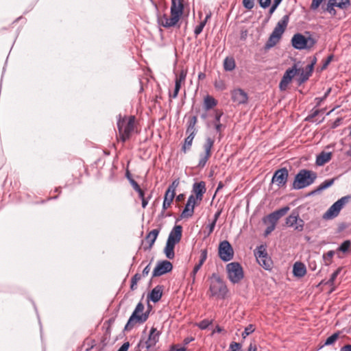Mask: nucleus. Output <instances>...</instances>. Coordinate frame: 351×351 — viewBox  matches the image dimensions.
<instances>
[{
	"label": "nucleus",
	"mask_w": 351,
	"mask_h": 351,
	"mask_svg": "<svg viewBox=\"0 0 351 351\" xmlns=\"http://www.w3.org/2000/svg\"><path fill=\"white\" fill-rule=\"evenodd\" d=\"M135 117H122L121 114L118 117L117 128L119 134V138L122 142L128 140L134 129Z\"/></svg>",
	"instance_id": "f257e3e1"
},
{
	"label": "nucleus",
	"mask_w": 351,
	"mask_h": 351,
	"mask_svg": "<svg viewBox=\"0 0 351 351\" xmlns=\"http://www.w3.org/2000/svg\"><path fill=\"white\" fill-rule=\"evenodd\" d=\"M317 173L308 169H300L295 175L292 188L300 190L312 184L317 178Z\"/></svg>",
	"instance_id": "f03ea898"
},
{
	"label": "nucleus",
	"mask_w": 351,
	"mask_h": 351,
	"mask_svg": "<svg viewBox=\"0 0 351 351\" xmlns=\"http://www.w3.org/2000/svg\"><path fill=\"white\" fill-rule=\"evenodd\" d=\"M210 285L209 291L210 296L224 299L228 292L225 282L217 273H213L210 277Z\"/></svg>",
	"instance_id": "7ed1b4c3"
},
{
	"label": "nucleus",
	"mask_w": 351,
	"mask_h": 351,
	"mask_svg": "<svg viewBox=\"0 0 351 351\" xmlns=\"http://www.w3.org/2000/svg\"><path fill=\"white\" fill-rule=\"evenodd\" d=\"M289 209V206H284L271 213L263 219V223L265 224H268L264 233L265 237L271 234L275 230L278 219L285 216Z\"/></svg>",
	"instance_id": "20e7f679"
},
{
	"label": "nucleus",
	"mask_w": 351,
	"mask_h": 351,
	"mask_svg": "<svg viewBox=\"0 0 351 351\" xmlns=\"http://www.w3.org/2000/svg\"><path fill=\"white\" fill-rule=\"evenodd\" d=\"M316 42V40L311 36L306 37L300 33L294 34L291 38L292 46L298 50L309 49L315 45Z\"/></svg>",
	"instance_id": "39448f33"
},
{
	"label": "nucleus",
	"mask_w": 351,
	"mask_h": 351,
	"mask_svg": "<svg viewBox=\"0 0 351 351\" xmlns=\"http://www.w3.org/2000/svg\"><path fill=\"white\" fill-rule=\"evenodd\" d=\"M226 270L228 278L233 284L239 283L244 277L243 268L238 262L228 263Z\"/></svg>",
	"instance_id": "423d86ee"
},
{
	"label": "nucleus",
	"mask_w": 351,
	"mask_h": 351,
	"mask_svg": "<svg viewBox=\"0 0 351 351\" xmlns=\"http://www.w3.org/2000/svg\"><path fill=\"white\" fill-rule=\"evenodd\" d=\"M144 308V305L141 302L137 304L134 311L130 315L127 324L125 326L124 330L125 331L132 330L136 323L140 324V321L145 319V316H141V313H143Z\"/></svg>",
	"instance_id": "0eeeda50"
},
{
	"label": "nucleus",
	"mask_w": 351,
	"mask_h": 351,
	"mask_svg": "<svg viewBox=\"0 0 351 351\" xmlns=\"http://www.w3.org/2000/svg\"><path fill=\"white\" fill-rule=\"evenodd\" d=\"M160 335V332L157 330L156 328L152 327L149 331L148 338L146 340L141 339L138 346L142 348H145L147 350H149L155 346L158 342Z\"/></svg>",
	"instance_id": "6e6552de"
},
{
	"label": "nucleus",
	"mask_w": 351,
	"mask_h": 351,
	"mask_svg": "<svg viewBox=\"0 0 351 351\" xmlns=\"http://www.w3.org/2000/svg\"><path fill=\"white\" fill-rule=\"evenodd\" d=\"M218 252L219 258L224 262H228L233 258V248L226 240L220 242Z\"/></svg>",
	"instance_id": "1a4fd4ad"
},
{
	"label": "nucleus",
	"mask_w": 351,
	"mask_h": 351,
	"mask_svg": "<svg viewBox=\"0 0 351 351\" xmlns=\"http://www.w3.org/2000/svg\"><path fill=\"white\" fill-rule=\"evenodd\" d=\"M285 223L288 227L293 228L298 232H302L304 229V221L300 217L299 213L295 210L286 218Z\"/></svg>",
	"instance_id": "9d476101"
},
{
	"label": "nucleus",
	"mask_w": 351,
	"mask_h": 351,
	"mask_svg": "<svg viewBox=\"0 0 351 351\" xmlns=\"http://www.w3.org/2000/svg\"><path fill=\"white\" fill-rule=\"evenodd\" d=\"M289 178V171L286 167L276 170L272 177L271 182L276 184L278 188L286 186Z\"/></svg>",
	"instance_id": "9b49d317"
},
{
	"label": "nucleus",
	"mask_w": 351,
	"mask_h": 351,
	"mask_svg": "<svg viewBox=\"0 0 351 351\" xmlns=\"http://www.w3.org/2000/svg\"><path fill=\"white\" fill-rule=\"evenodd\" d=\"M173 269V265L169 261H162L158 262L152 272V278L160 276L168 272H170Z\"/></svg>",
	"instance_id": "f8f14e48"
},
{
	"label": "nucleus",
	"mask_w": 351,
	"mask_h": 351,
	"mask_svg": "<svg viewBox=\"0 0 351 351\" xmlns=\"http://www.w3.org/2000/svg\"><path fill=\"white\" fill-rule=\"evenodd\" d=\"M231 98L237 105L245 104L248 101V95L241 88H237L231 92Z\"/></svg>",
	"instance_id": "ddd939ff"
},
{
	"label": "nucleus",
	"mask_w": 351,
	"mask_h": 351,
	"mask_svg": "<svg viewBox=\"0 0 351 351\" xmlns=\"http://www.w3.org/2000/svg\"><path fill=\"white\" fill-rule=\"evenodd\" d=\"M206 191V183L204 181L195 182L193 184L192 193L195 194L197 202H200L202 200L204 194Z\"/></svg>",
	"instance_id": "4468645a"
},
{
	"label": "nucleus",
	"mask_w": 351,
	"mask_h": 351,
	"mask_svg": "<svg viewBox=\"0 0 351 351\" xmlns=\"http://www.w3.org/2000/svg\"><path fill=\"white\" fill-rule=\"evenodd\" d=\"M160 232L159 229H154L150 231L145 237V241L148 243L147 245H144V241H142V245H143V249L145 251L150 250L153 245L154 244L158 235Z\"/></svg>",
	"instance_id": "2eb2a0df"
},
{
	"label": "nucleus",
	"mask_w": 351,
	"mask_h": 351,
	"mask_svg": "<svg viewBox=\"0 0 351 351\" xmlns=\"http://www.w3.org/2000/svg\"><path fill=\"white\" fill-rule=\"evenodd\" d=\"M179 19L180 18L176 17L175 16L171 15V17L169 18L167 14H163L162 16L158 17V23L160 25L169 28L176 25Z\"/></svg>",
	"instance_id": "dca6fc26"
},
{
	"label": "nucleus",
	"mask_w": 351,
	"mask_h": 351,
	"mask_svg": "<svg viewBox=\"0 0 351 351\" xmlns=\"http://www.w3.org/2000/svg\"><path fill=\"white\" fill-rule=\"evenodd\" d=\"M182 227L180 225L175 226L171 230L167 241L173 243H178L182 238Z\"/></svg>",
	"instance_id": "f3484780"
},
{
	"label": "nucleus",
	"mask_w": 351,
	"mask_h": 351,
	"mask_svg": "<svg viewBox=\"0 0 351 351\" xmlns=\"http://www.w3.org/2000/svg\"><path fill=\"white\" fill-rule=\"evenodd\" d=\"M183 1L172 0L171 6V15L180 18L183 12Z\"/></svg>",
	"instance_id": "a211bd4d"
},
{
	"label": "nucleus",
	"mask_w": 351,
	"mask_h": 351,
	"mask_svg": "<svg viewBox=\"0 0 351 351\" xmlns=\"http://www.w3.org/2000/svg\"><path fill=\"white\" fill-rule=\"evenodd\" d=\"M282 34L279 32H276V31L273 30L268 40L265 43V48L266 49H269L274 47L280 40L282 37Z\"/></svg>",
	"instance_id": "6ab92c4d"
},
{
	"label": "nucleus",
	"mask_w": 351,
	"mask_h": 351,
	"mask_svg": "<svg viewBox=\"0 0 351 351\" xmlns=\"http://www.w3.org/2000/svg\"><path fill=\"white\" fill-rule=\"evenodd\" d=\"M162 295V286L157 285L148 295V298L154 303L158 302Z\"/></svg>",
	"instance_id": "aec40b11"
},
{
	"label": "nucleus",
	"mask_w": 351,
	"mask_h": 351,
	"mask_svg": "<svg viewBox=\"0 0 351 351\" xmlns=\"http://www.w3.org/2000/svg\"><path fill=\"white\" fill-rule=\"evenodd\" d=\"M293 273L295 277L302 278L306 273L305 265L302 262H295L293 267Z\"/></svg>",
	"instance_id": "412c9836"
},
{
	"label": "nucleus",
	"mask_w": 351,
	"mask_h": 351,
	"mask_svg": "<svg viewBox=\"0 0 351 351\" xmlns=\"http://www.w3.org/2000/svg\"><path fill=\"white\" fill-rule=\"evenodd\" d=\"M289 21V15L286 14L282 16V18L278 22L276 26L274 29V30L276 31V32H279L283 34L285 30L286 29L288 23Z\"/></svg>",
	"instance_id": "4be33fe9"
},
{
	"label": "nucleus",
	"mask_w": 351,
	"mask_h": 351,
	"mask_svg": "<svg viewBox=\"0 0 351 351\" xmlns=\"http://www.w3.org/2000/svg\"><path fill=\"white\" fill-rule=\"evenodd\" d=\"M312 73L313 71L306 67L305 69H300V71L299 72V74H298L299 77L297 78L298 85L300 86L306 82L311 76Z\"/></svg>",
	"instance_id": "5701e85b"
},
{
	"label": "nucleus",
	"mask_w": 351,
	"mask_h": 351,
	"mask_svg": "<svg viewBox=\"0 0 351 351\" xmlns=\"http://www.w3.org/2000/svg\"><path fill=\"white\" fill-rule=\"evenodd\" d=\"M332 157L331 152H322L319 155L316 157L315 164L317 166H322L325 163L328 162Z\"/></svg>",
	"instance_id": "b1692460"
},
{
	"label": "nucleus",
	"mask_w": 351,
	"mask_h": 351,
	"mask_svg": "<svg viewBox=\"0 0 351 351\" xmlns=\"http://www.w3.org/2000/svg\"><path fill=\"white\" fill-rule=\"evenodd\" d=\"M341 208L339 206L336 202L328 208V210L325 213L324 217L325 218H333L337 217Z\"/></svg>",
	"instance_id": "393cba45"
},
{
	"label": "nucleus",
	"mask_w": 351,
	"mask_h": 351,
	"mask_svg": "<svg viewBox=\"0 0 351 351\" xmlns=\"http://www.w3.org/2000/svg\"><path fill=\"white\" fill-rule=\"evenodd\" d=\"M335 180V178H332V179L324 180L321 184H319L317 186V188L316 189H315L314 191H313L311 193V195L319 193L321 191L328 189V187L331 186L333 184Z\"/></svg>",
	"instance_id": "a878e982"
},
{
	"label": "nucleus",
	"mask_w": 351,
	"mask_h": 351,
	"mask_svg": "<svg viewBox=\"0 0 351 351\" xmlns=\"http://www.w3.org/2000/svg\"><path fill=\"white\" fill-rule=\"evenodd\" d=\"M176 243L171 241H167L165 247L164 249V253L169 259H173L175 256L174 247Z\"/></svg>",
	"instance_id": "bb28decb"
},
{
	"label": "nucleus",
	"mask_w": 351,
	"mask_h": 351,
	"mask_svg": "<svg viewBox=\"0 0 351 351\" xmlns=\"http://www.w3.org/2000/svg\"><path fill=\"white\" fill-rule=\"evenodd\" d=\"M217 104V101L210 95H206L204 99V108L206 110H209Z\"/></svg>",
	"instance_id": "cd10ccee"
},
{
	"label": "nucleus",
	"mask_w": 351,
	"mask_h": 351,
	"mask_svg": "<svg viewBox=\"0 0 351 351\" xmlns=\"http://www.w3.org/2000/svg\"><path fill=\"white\" fill-rule=\"evenodd\" d=\"M292 79L293 78L290 75H289L288 73L285 72L279 84V89L281 91L286 90Z\"/></svg>",
	"instance_id": "c85d7f7f"
},
{
	"label": "nucleus",
	"mask_w": 351,
	"mask_h": 351,
	"mask_svg": "<svg viewBox=\"0 0 351 351\" xmlns=\"http://www.w3.org/2000/svg\"><path fill=\"white\" fill-rule=\"evenodd\" d=\"M236 66L235 60L232 57H226L223 60V69L226 71H232Z\"/></svg>",
	"instance_id": "c756f323"
},
{
	"label": "nucleus",
	"mask_w": 351,
	"mask_h": 351,
	"mask_svg": "<svg viewBox=\"0 0 351 351\" xmlns=\"http://www.w3.org/2000/svg\"><path fill=\"white\" fill-rule=\"evenodd\" d=\"M174 197L175 196H173V195L167 194V193H165L161 215H163L164 211L171 206Z\"/></svg>",
	"instance_id": "7c9ffc66"
},
{
	"label": "nucleus",
	"mask_w": 351,
	"mask_h": 351,
	"mask_svg": "<svg viewBox=\"0 0 351 351\" xmlns=\"http://www.w3.org/2000/svg\"><path fill=\"white\" fill-rule=\"evenodd\" d=\"M215 139L211 137H206L205 143L203 145L204 153L211 156V149L214 145Z\"/></svg>",
	"instance_id": "2f4dec72"
},
{
	"label": "nucleus",
	"mask_w": 351,
	"mask_h": 351,
	"mask_svg": "<svg viewBox=\"0 0 351 351\" xmlns=\"http://www.w3.org/2000/svg\"><path fill=\"white\" fill-rule=\"evenodd\" d=\"M194 213V206L186 204L183 211L181 213L182 218L192 217Z\"/></svg>",
	"instance_id": "473e14b6"
},
{
	"label": "nucleus",
	"mask_w": 351,
	"mask_h": 351,
	"mask_svg": "<svg viewBox=\"0 0 351 351\" xmlns=\"http://www.w3.org/2000/svg\"><path fill=\"white\" fill-rule=\"evenodd\" d=\"M258 263L260 265H261L266 270H269L271 269L272 262L270 258L268 256H266L265 258H258L257 260Z\"/></svg>",
	"instance_id": "72a5a7b5"
},
{
	"label": "nucleus",
	"mask_w": 351,
	"mask_h": 351,
	"mask_svg": "<svg viewBox=\"0 0 351 351\" xmlns=\"http://www.w3.org/2000/svg\"><path fill=\"white\" fill-rule=\"evenodd\" d=\"M180 184L179 179L174 180L171 184L169 186L168 189H167L166 192L167 194L173 195V196L176 195V188Z\"/></svg>",
	"instance_id": "f704fd0d"
},
{
	"label": "nucleus",
	"mask_w": 351,
	"mask_h": 351,
	"mask_svg": "<svg viewBox=\"0 0 351 351\" xmlns=\"http://www.w3.org/2000/svg\"><path fill=\"white\" fill-rule=\"evenodd\" d=\"M180 184L179 179L174 180L171 184L169 186L168 189H167L166 192L167 194L173 195V196L176 195V188Z\"/></svg>",
	"instance_id": "c9c22d12"
},
{
	"label": "nucleus",
	"mask_w": 351,
	"mask_h": 351,
	"mask_svg": "<svg viewBox=\"0 0 351 351\" xmlns=\"http://www.w3.org/2000/svg\"><path fill=\"white\" fill-rule=\"evenodd\" d=\"M193 138H194V137H193L192 135H189L185 138L184 143L183 144V145L182 147V151H183L184 153H186V151H188L191 149Z\"/></svg>",
	"instance_id": "e433bc0d"
},
{
	"label": "nucleus",
	"mask_w": 351,
	"mask_h": 351,
	"mask_svg": "<svg viewBox=\"0 0 351 351\" xmlns=\"http://www.w3.org/2000/svg\"><path fill=\"white\" fill-rule=\"evenodd\" d=\"M210 14H207L204 21H202L195 28L194 30V34L195 36H197L199 34H200L206 23V21L208 18H210Z\"/></svg>",
	"instance_id": "4c0bfd02"
},
{
	"label": "nucleus",
	"mask_w": 351,
	"mask_h": 351,
	"mask_svg": "<svg viewBox=\"0 0 351 351\" xmlns=\"http://www.w3.org/2000/svg\"><path fill=\"white\" fill-rule=\"evenodd\" d=\"M199 156H200V158H199V163L197 165V167L202 169L206 166L207 161L208 160L209 158L210 157V155L204 153V154H201Z\"/></svg>",
	"instance_id": "58836bf2"
},
{
	"label": "nucleus",
	"mask_w": 351,
	"mask_h": 351,
	"mask_svg": "<svg viewBox=\"0 0 351 351\" xmlns=\"http://www.w3.org/2000/svg\"><path fill=\"white\" fill-rule=\"evenodd\" d=\"M300 71V69L297 68V65L294 64L291 67L287 69L285 73H288L292 78H293L295 75L299 74Z\"/></svg>",
	"instance_id": "ea45409f"
},
{
	"label": "nucleus",
	"mask_w": 351,
	"mask_h": 351,
	"mask_svg": "<svg viewBox=\"0 0 351 351\" xmlns=\"http://www.w3.org/2000/svg\"><path fill=\"white\" fill-rule=\"evenodd\" d=\"M350 0H337L336 7L341 10H347L350 6Z\"/></svg>",
	"instance_id": "a19ab883"
},
{
	"label": "nucleus",
	"mask_w": 351,
	"mask_h": 351,
	"mask_svg": "<svg viewBox=\"0 0 351 351\" xmlns=\"http://www.w3.org/2000/svg\"><path fill=\"white\" fill-rule=\"evenodd\" d=\"M335 5L326 4V5H322V9L324 12H328L331 16H335L337 14V11L335 9Z\"/></svg>",
	"instance_id": "79ce46f5"
},
{
	"label": "nucleus",
	"mask_w": 351,
	"mask_h": 351,
	"mask_svg": "<svg viewBox=\"0 0 351 351\" xmlns=\"http://www.w3.org/2000/svg\"><path fill=\"white\" fill-rule=\"evenodd\" d=\"M351 246V241L350 240L344 241L339 247L338 250L343 253L347 252Z\"/></svg>",
	"instance_id": "37998d69"
},
{
	"label": "nucleus",
	"mask_w": 351,
	"mask_h": 351,
	"mask_svg": "<svg viewBox=\"0 0 351 351\" xmlns=\"http://www.w3.org/2000/svg\"><path fill=\"white\" fill-rule=\"evenodd\" d=\"M255 255L256 256L257 260L258 258H265V256H267V253L264 246L261 245L260 247H258L257 252H255Z\"/></svg>",
	"instance_id": "c03bdc74"
},
{
	"label": "nucleus",
	"mask_w": 351,
	"mask_h": 351,
	"mask_svg": "<svg viewBox=\"0 0 351 351\" xmlns=\"http://www.w3.org/2000/svg\"><path fill=\"white\" fill-rule=\"evenodd\" d=\"M335 255L333 250H330L327 253L323 254V258L325 261V265H328L332 261V257Z\"/></svg>",
	"instance_id": "a18cd8bd"
},
{
	"label": "nucleus",
	"mask_w": 351,
	"mask_h": 351,
	"mask_svg": "<svg viewBox=\"0 0 351 351\" xmlns=\"http://www.w3.org/2000/svg\"><path fill=\"white\" fill-rule=\"evenodd\" d=\"M211 324H212V321L205 319L202 320L199 323H197L196 326L201 330H205Z\"/></svg>",
	"instance_id": "49530a36"
},
{
	"label": "nucleus",
	"mask_w": 351,
	"mask_h": 351,
	"mask_svg": "<svg viewBox=\"0 0 351 351\" xmlns=\"http://www.w3.org/2000/svg\"><path fill=\"white\" fill-rule=\"evenodd\" d=\"M255 330V327L253 324H249L245 327V330L242 332V337L245 339L247 336L252 333Z\"/></svg>",
	"instance_id": "de8ad7c7"
},
{
	"label": "nucleus",
	"mask_w": 351,
	"mask_h": 351,
	"mask_svg": "<svg viewBox=\"0 0 351 351\" xmlns=\"http://www.w3.org/2000/svg\"><path fill=\"white\" fill-rule=\"evenodd\" d=\"M331 92V88H329L327 89V90L325 92L324 96L321 97H316L315 100L316 101V106H318L321 104V103L324 101L327 97L330 95Z\"/></svg>",
	"instance_id": "09e8293b"
},
{
	"label": "nucleus",
	"mask_w": 351,
	"mask_h": 351,
	"mask_svg": "<svg viewBox=\"0 0 351 351\" xmlns=\"http://www.w3.org/2000/svg\"><path fill=\"white\" fill-rule=\"evenodd\" d=\"M339 337V333H334L332 334L331 336L328 337L325 343H324V346H330L331 344H332Z\"/></svg>",
	"instance_id": "8fccbe9b"
},
{
	"label": "nucleus",
	"mask_w": 351,
	"mask_h": 351,
	"mask_svg": "<svg viewBox=\"0 0 351 351\" xmlns=\"http://www.w3.org/2000/svg\"><path fill=\"white\" fill-rule=\"evenodd\" d=\"M186 78V73L182 71L179 76L176 78L175 86L178 85V88L180 89L182 82L184 81Z\"/></svg>",
	"instance_id": "3c124183"
},
{
	"label": "nucleus",
	"mask_w": 351,
	"mask_h": 351,
	"mask_svg": "<svg viewBox=\"0 0 351 351\" xmlns=\"http://www.w3.org/2000/svg\"><path fill=\"white\" fill-rule=\"evenodd\" d=\"M225 125H222L221 123H215V128L217 133H219L218 140L221 141L222 138L221 130L222 128H224Z\"/></svg>",
	"instance_id": "603ef678"
},
{
	"label": "nucleus",
	"mask_w": 351,
	"mask_h": 351,
	"mask_svg": "<svg viewBox=\"0 0 351 351\" xmlns=\"http://www.w3.org/2000/svg\"><path fill=\"white\" fill-rule=\"evenodd\" d=\"M241 347V343L232 341L230 343L229 350L227 351H239Z\"/></svg>",
	"instance_id": "864d4df0"
},
{
	"label": "nucleus",
	"mask_w": 351,
	"mask_h": 351,
	"mask_svg": "<svg viewBox=\"0 0 351 351\" xmlns=\"http://www.w3.org/2000/svg\"><path fill=\"white\" fill-rule=\"evenodd\" d=\"M243 5L247 10H252L254 6V0H243Z\"/></svg>",
	"instance_id": "5fc2aeb1"
},
{
	"label": "nucleus",
	"mask_w": 351,
	"mask_h": 351,
	"mask_svg": "<svg viewBox=\"0 0 351 351\" xmlns=\"http://www.w3.org/2000/svg\"><path fill=\"white\" fill-rule=\"evenodd\" d=\"M197 121V116L194 115L192 117H189L188 121H187V126L188 127H195V125Z\"/></svg>",
	"instance_id": "6e6d98bb"
},
{
	"label": "nucleus",
	"mask_w": 351,
	"mask_h": 351,
	"mask_svg": "<svg viewBox=\"0 0 351 351\" xmlns=\"http://www.w3.org/2000/svg\"><path fill=\"white\" fill-rule=\"evenodd\" d=\"M214 85H215V87L217 90H224L226 88V85H225L223 81L221 80H219L215 81Z\"/></svg>",
	"instance_id": "4d7b16f0"
},
{
	"label": "nucleus",
	"mask_w": 351,
	"mask_h": 351,
	"mask_svg": "<svg viewBox=\"0 0 351 351\" xmlns=\"http://www.w3.org/2000/svg\"><path fill=\"white\" fill-rule=\"evenodd\" d=\"M333 58H334V56L332 54L328 56L327 57V58L325 60V61L324 62V63H323V64L322 66L321 70L326 69L328 67V64L333 60Z\"/></svg>",
	"instance_id": "13d9d810"
},
{
	"label": "nucleus",
	"mask_w": 351,
	"mask_h": 351,
	"mask_svg": "<svg viewBox=\"0 0 351 351\" xmlns=\"http://www.w3.org/2000/svg\"><path fill=\"white\" fill-rule=\"evenodd\" d=\"M323 0H312L311 4V9L312 10H317L321 3H322Z\"/></svg>",
	"instance_id": "bf43d9fd"
},
{
	"label": "nucleus",
	"mask_w": 351,
	"mask_h": 351,
	"mask_svg": "<svg viewBox=\"0 0 351 351\" xmlns=\"http://www.w3.org/2000/svg\"><path fill=\"white\" fill-rule=\"evenodd\" d=\"M349 198L350 197L348 196H344L338 199L336 203H337L339 206L342 208L343 205L348 202Z\"/></svg>",
	"instance_id": "052dcab7"
},
{
	"label": "nucleus",
	"mask_w": 351,
	"mask_h": 351,
	"mask_svg": "<svg viewBox=\"0 0 351 351\" xmlns=\"http://www.w3.org/2000/svg\"><path fill=\"white\" fill-rule=\"evenodd\" d=\"M340 272V269H337L335 271H334L331 276H330V278L328 280V283L329 284H332L334 282V281L335 280L336 278L337 277V276L339 275Z\"/></svg>",
	"instance_id": "680f3d73"
},
{
	"label": "nucleus",
	"mask_w": 351,
	"mask_h": 351,
	"mask_svg": "<svg viewBox=\"0 0 351 351\" xmlns=\"http://www.w3.org/2000/svg\"><path fill=\"white\" fill-rule=\"evenodd\" d=\"M186 132L189 135H192L193 137H195L197 133V129L195 128V127L191 128L187 126Z\"/></svg>",
	"instance_id": "e2e57ef3"
},
{
	"label": "nucleus",
	"mask_w": 351,
	"mask_h": 351,
	"mask_svg": "<svg viewBox=\"0 0 351 351\" xmlns=\"http://www.w3.org/2000/svg\"><path fill=\"white\" fill-rule=\"evenodd\" d=\"M223 112L220 110H216L215 114V123H220L221 118L223 115Z\"/></svg>",
	"instance_id": "0e129e2a"
},
{
	"label": "nucleus",
	"mask_w": 351,
	"mask_h": 351,
	"mask_svg": "<svg viewBox=\"0 0 351 351\" xmlns=\"http://www.w3.org/2000/svg\"><path fill=\"white\" fill-rule=\"evenodd\" d=\"M259 5L263 8H267L271 3V0H258Z\"/></svg>",
	"instance_id": "69168bd1"
},
{
	"label": "nucleus",
	"mask_w": 351,
	"mask_h": 351,
	"mask_svg": "<svg viewBox=\"0 0 351 351\" xmlns=\"http://www.w3.org/2000/svg\"><path fill=\"white\" fill-rule=\"evenodd\" d=\"M208 255V251L206 249H203L200 252V258L199 260H201L203 262H205L207 258Z\"/></svg>",
	"instance_id": "338daca9"
},
{
	"label": "nucleus",
	"mask_w": 351,
	"mask_h": 351,
	"mask_svg": "<svg viewBox=\"0 0 351 351\" xmlns=\"http://www.w3.org/2000/svg\"><path fill=\"white\" fill-rule=\"evenodd\" d=\"M169 351H186V348L184 347L178 348V345H174L170 348Z\"/></svg>",
	"instance_id": "774afa93"
}]
</instances>
